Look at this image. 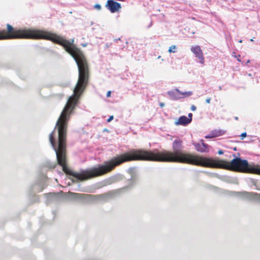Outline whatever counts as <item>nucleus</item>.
<instances>
[{
  "label": "nucleus",
  "mask_w": 260,
  "mask_h": 260,
  "mask_svg": "<svg viewBox=\"0 0 260 260\" xmlns=\"http://www.w3.org/2000/svg\"><path fill=\"white\" fill-rule=\"evenodd\" d=\"M182 144L183 142L180 139H176L172 144L174 152L166 150L159 151L156 149L152 151L131 150L127 152L113 157L102 165H98L85 170L81 169L80 172H76V179L83 181L103 175L112 171L117 166L132 160L190 163L192 158L191 155L182 151Z\"/></svg>",
  "instance_id": "f257e3e1"
},
{
  "label": "nucleus",
  "mask_w": 260,
  "mask_h": 260,
  "mask_svg": "<svg viewBox=\"0 0 260 260\" xmlns=\"http://www.w3.org/2000/svg\"><path fill=\"white\" fill-rule=\"evenodd\" d=\"M7 32L0 31V40L14 39H41L42 30L31 29H15L9 24L7 25Z\"/></svg>",
  "instance_id": "f03ea898"
},
{
  "label": "nucleus",
  "mask_w": 260,
  "mask_h": 260,
  "mask_svg": "<svg viewBox=\"0 0 260 260\" xmlns=\"http://www.w3.org/2000/svg\"><path fill=\"white\" fill-rule=\"evenodd\" d=\"M237 156L235 154H233V156L234 157L230 162H227L225 166L226 169L240 171L243 168H247L249 166V164L246 159H242L240 156V153H238Z\"/></svg>",
  "instance_id": "7ed1b4c3"
},
{
  "label": "nucleus",
  "mask_w": 260,
  "mask_h": 260,
  "mask_svg": "<svg viewBox=\"0 0 260 260\" xmlns=\"http://www.w3.org/2000/svg\"><path fill=\"white\" fill-rule=\"evenodd\" d=\"M231 195L241 199L246 200L249 201H260V194L253 192H247L246 191H234L231 192Z\"/></svg>",
  "instance_id": "20e7f679"
},
{
  "label": "nucleus",
  "mask_w": 260,
  "mask_h": 260,
  "mask_svg": "<svg viewBox=\"0 0 260 260\" xmlns=\"http://www.w3.org/2000/svg\"><path fill=\"white\" fill-rule=\"evenodd\" d=\"M130 185L128 186H125L123 188H121L116 190H113L107 192L104 194H101L99 195H96L94 196V198L96 200L103 201H107L109 199L114 197L116 194L120 193L121 191L127 189L130 186H132L133 184L134 183L135 181V178L134 175H132L130 179Z\"/></svg>",
  "instance_id": "39448f33"
},
{
  "label": "nucleus",
  "mask_w": 260,
  "mask_h": 260,
  "mask_svg": "<svg viewBox=\"0 0 260 260\" xmlns=\"http://www.w3.org/2000/svg\"><path fill=\"white\" fill-rule=\"evenodd\" d=\"M191 51L193 53L194 56L199 59L198 62L202 65L204 64L205 59L203 53L200 46L194 45L191 46L190 48Z\"/></svg>",
  "instance_id": "423d86ee"
},
{
  "label": "nucleus",
  "mask_w": 260,
  "mask_h": 260,
  "mask_svg": "<svg viewBox=\"0 0 260 260\" xmlns=\"http://www.w3.org/2000/svg\"><path fill=\"white\" fill-rule=\"evenodd\" d=\"M62 193L63 192L60 191L59 193H49L48 194H46V203L49 204L52 202H59L62 199Z\"/></svg>",
  "instance_id": "0eeeda50"
},
{
  "label": "nucleus",
  "mask_w": 260,
  "mask_h": 260,
  "mask_svg": "<svg viewBox=\"0 0 260 260\" xmlns=\"http://www.w3.org/2000/svg\"><path fill=\"white\" fill-rule=\"evenodd\" d=\"M106 8L111 13H115L121 8V4L114 1H107L105 5Z\"/></svg>",
  "instance_id": "6e6552de"
},
{
  "label": "nucleus",
  "mask_w": 260,
  "mask_h": 260,
  "mask_svg": "<svg viewBox=\"0 0 260 260\" xmlns=\"http://www.w3.org/2000/svg\"><path fill=\"white\" fill-rule=\"evenodd\" d=\"M180 93L181 91L177 88L169 90L167 92V94L173 101H177L183 98V96H180Z\"/></svg>",
  "instance_id": "1a4fd4ad"
},
{
  "label": "nucleus",
  "mask_w": 260,
  "mask_h": 260,
  "mask_svg": "<svg viewBox=\"0 0 260 260\" xmlns=\"http://www.w3.org/2000/svg\"><path fill=\"white\" fill-rule=\"evenodd\" d=\"M46 185L45 182V179L40 180L36 182L32 186V190L36 192H41L44 188L46 187Z\"/></svg>",
  "instance_id": "9d476101"
},
{
  "label": "nucleus",
  "mask_w": 260,
  "mask_h": 260,
  "mask_svg": "<svg viewBox=\"0 0 260 260\" xmlns=\"http://www.w3.org/2000/svg\"><path fill=\"white\" fill-rule=\"evenodd\" d=\"M225 131L221 129H213L210 133L205 136L206 139H211L216 138L224 135Z\"/></svg>",
  "instance_id": "9b49d317"
},
{
  "label": "nucleus",
  "mask_w": 260,
  "mask_h": 260,
  "mask_svg": "<svg viewBox=\"0 0 260 260\" xmlns=\"http://www.w3.org/2000/svg\"><path fill=\"white\" fill-rule=\"evenodd\" d=\"M190 123V119L187 118L186 116H181L178 120L175 122L176 125L186 126Z\"/></svg>",
  "instance_id": "f8f14e48"
},
{
  "label": "nucleus",
  "mask_w": 260,
  "mask_h": 260,
  "mask_svg": "<svg viewBox=\"0 0 260 260\" xmlns=\"http://www.w3.org/2000/svg\"><path fill=\"white\" fill-rule=\"evenodd\" d=\"M121 178L122 176L120 175H116L114 176H112L105 180V184L106 185H110L113 184L120 180L121 179Z\"/></svg>",
  "instance_id": "ddd939ff"
},
{
  "label": "nucleus",
  "mask_w": 260,
  "mask_h": 260,
  "mask_svg": "<svg viewBox=\"0 0 260 260\" xmlns=\"http://www.w3.org/2000/svg\"><path fill=\"white\" fill-rule=\"evenodd\" d=\"M81 194L74 193V192H69V198L71 200H76L80 199Z\"/></svg>",
  "instance_id": "4468645a"
},
{
  "label": "nucleus",
  "mask_w": 260,
  "mask_h": 260,
  "mask_svg": "<svg viewBox=\"0 0 260 260\" xmlns=\"http://www.w3.org/2000/svg\"><path fill=\"white\" fill-rule=\"evenodd\" d=\"M251 171L256 174L260 175V166L254 165L251 167Z\"/></svg>",
  "instance_id": "2eb2a0df"
},
{
  "label": "nucleus",
  "mask_w": 260,
  "mask_h": 260,
  "mask_svg": "<svg viewBox=\"0 0 260 260\" xmlns=\"http://www.w3.org/2000/svg\"><path fill=\"white\" fill-rule=\"evenodd\" d=\"M196 149L200 152H208V150H206L204 148H203L201 144L200 143H197L194 145Z\"/></svg>",
  "instance_id": "dca6fc26"
},
{
  "label": "nucleus",
  "mask_w": 260,
  "mask_h": 260,
  "mask_svg": "<svg viewBox=\"0 0 260 260\" xmlns=\"http://www.w3.org/2000/svg\"><path fill=\"white\" fill-rule=\"evenodd\" d=\"M192 94V92L191 91L182 92L181 91L180 96L184 97H188Z\"/></svg>",
  "instance_id": "f3484780"
},
{
  "label": "nucleus",
  "mask_w": 260,
  "mask_h": 260,
  "mask_svg": "<svg viewBox=\"0 0 260 260\" xmlns=\"http://www.w3.org/2000/svg\"><path fill=\"white\" fill-rule=\"evenodd\" d=\"M168 52L170 53H175L176 52V46L175 45H172L170 47Z\"/></svg>",
  "instance_id": "a211bd4d"
},
{
  "label": "nucleus",
  "mask_w": 260,
  "mask_h": 260,
  "mask_svg": "<svg viewBox=\"0 0 260 260\" xmlns=\"http://www.w3.org/2000/svg\"><path fill=\"white\" fill-rule=\"evenodd\" d=\"M53 133L54 131L52 132V133L49 135V141L50 143H55Z\"/></svg>",
  "instance_id": "6ab92c4d"
},
{
  "label": "nucleus",
  "mask_w": 260,
  "mask_h": 260,
  "mask_svg": "<svg viewBox=\"0 0 260 260\" xmlns=\"http://www.w3.org/2000/svg\"><path fill=\"white\" fill-rule=\"evenodd\" d=\"M93 8L98 10H101L102 8L101 5H100L99 4H96L95 5H94Z\"/></svg>",
  "instance_id": "aec40b11"
},
{
  "label": "nucleus",
  "mask_w": 260,
  "mask_h": 260,
  "mask_svg": "<svg viewBox=\"0 0 260 260\" xmlns=\"http://www.w3.org/2000/svg\"><path fill=\"white\" fill-rule=\"evenodd\" d=\"M239 136L241 137V140H243L247 136V133L246 132H244L242 133Z\"/></svg>",
  "instance_id": "412c9836"
},
{
  "label": "nucleus",
  "mask_w": 260,
  "mask_h": 260,
  "mask_svg": "<svg viewBox=\"0 0 260 260\" xmlns=\"http://www.w3.org/2000/svg\"><path fill=\"white\" fill-rule=\"evenodd\" d=\"M203 140H202V146L203 148H204L206 150V149L209 147V145L204 142H203Z\"/></svg>",
  "instance_id": "4be33fe9"
},
{
  "label": "nucleus",
  "mask_w": 260,
  "mask_h": 260,
  "mask_svg": "<svg viewBox=\"0 0 260 260\" xmlns=\"http://www.w3.org/2000/svg\"><path fill=\"white\" fill-rule=\"evenodd\" d=\"M114 118V117L113 115L110 116L107 120V122H110L112 120H113Z\"/></svg>",
  "instance_id": "5701e85b"
},
{
  "label": "nucleus",
  "mask_w": 260,
  "mask_h": 260,
  "mask_svg": "<svg viewBox=\"0 0 260 260\" xmlns=\"http://www.w3.org/2000/svg\"><path fill=\"white\" fill-rule=\"evenodd\" d=\"M192 114L191 113H189L188 114V117H187V118L188 119H190V122H191L192 121Z\"/></svg>",
  "instance_id": "b1692460"
},
{
  "label": "nucleus",
  "mask_w": 260,
  "mask_h": 260,
  "mask_svg": "<svg viewBox=\"0 0 260 260\" xmlns=\"http://www.w3.org/2000/svg\"><path fill=\"white\" fill-rule=\"evenodd\" d=\"M233 56H234L235 57L237 58V61H239V62H241V59H240V55H238V56H236V55H232Z\"/></svg>",
  "instance_id": "393cba45"
},
{
  "label": "nucleus",
  "mask_w": 260,
  "mask_h": 260,
  "mask_svg": "<svg viewBox=\"0 0 260 260\" xmlns=\"http://www.w3.org/2000/svg\"><path fill=\"white\" fill-rule=\"evenodd\" d=\"M190 109H191V111H196V110L197 108H196V107L194 105H192L191 106V107H190Z\"/></svg>",
  "instance_id": "a878e982"
},
{
  "label": "nucleus",
  "mask_w": 260,
  "mask_h": 260,
  "mask_svg": "<svg viewBox=\"0 0 260 260\" xmlns=\"http://www.w3.org/2000/svg\"><path fill=\"white\" fill-rule=\"evenodd\" d=\"M111 91H108L107 92V94H106V96L107 98H109L111 96Z\"/></svg>",
  "instance_id": "bb28decb"
},
{
  "label": "nucleus",
  "mask_w": 260,
  "mask_h": 260,
  "mask_svg": "<svg viewBox=\"0 0 260 260\" xmlns=\"http://www.w3.org/2000/svg\"><path fill=\"white\" fill-rule=\"evenodd\" d=\"M210 101H211V98H208L206 100V102L207 103V104H209L210 103Z\"/></svg>",
  "instance_id": "cd10ccee"
},
{
  "label": "nucleus",
  "mask_w": 260,
  "mask_h": 260,
  "mask_svg": "<svg viewBox=\"0 0 260 260\" xmlns=\"http://www.w3.org/2000/svg\"><path fill=\"white\" fill-rule=\"evenodd\" d=\"M249 62H250V60H249V59H248V60H247V61H246L245 63H244V61H242V63L243 64H245V65L247 66V64H248V63H249Z\"/></svg>",
  "instance_id": "c85d7f7f"
},
{
  "label": "nucleus",
  "mask_w": 260,
  "mask_h": 260,
  "mask_svg": "<svg viewBox=\"0 0 260 260\" xmlns=\"http://www.w3.org/2000/svg\"><path fill=\"white\" fill-rule=\"evenodd\" d=\"M231 141L235 142V143H243V142H242V141H239V140Z\"/></svg>",
  "instance_id": "c756f323"
},
{
  "label": "nucleus",
  "mask_w": 260,
  "mask_h": 260,
  "mask_svg": "<svg viewBox=\"0 0 260 260\" xmlns=\"http://www.w3.org/2000/svg\"><path fill=\"white\" fill-rule=\"evenodd\" d=\"M223 153V151L222 150H219L218 151V154L219 155H221Z\"/></svg>",
  "instance_id": "7c9ffc66"
},
{
  "label": "nucleus",
  "mask_w": 260,
  "mask_h": 260,
  "mask_svg": "<svg viewBox=\"0 0 260 260\" xmlns=\"http://www.w3.org/2000/svg\"><path fill=\"white\" fill-rule=\"evenodd\" d=\"M114 41L116 43H118V41H121V40L120 38H118V39H114Z\"/></svg>",
  "instance_id": "2f4dec72"
},
{
  "label": "nucleus",
  "mask_w": 260,
  "mask_h": 260,
  "mask_svg": "<svg viewBox=\"0 0 260 260\" xmlns=\"http://www.w3.org/2000/svg\"><path fill=\"white\" fill-rule=\"evenodd\" d=\"M152 21H151L150 24H149V25L147 26V28H150L152 26Z\"/></svg>",
  "instance_id": "473e14b6"
},
{
  "label": "nucleus",
  "mask_w": 260,
  "mask_h": 260,
  "mask_svg": "<svg viewBox=\"0 0 260 260\" xmlns=\"http://www.w3.org/2000/svg\"><path fill=\"white\" fill-rule=\"evenodd\" d=\"M159 105L160 107L162 108L165 106V104L163 103H160Z\"/></svg>",
  "instance_id": "72a5a7b5"
},
{
  "label": "nucleus",
  "mask_w": 260,
  "mask_h": 260,
  "mask_svg": "<svg viewBox=\"0 0 260 260\" xmlns=\"http://www.w3.org/2000/svg\"><path fill=\"white\" fill-rule=\"evenodd\" d=\"M110 45H111V44H109L108 43H106V45H105V47L106 48H109Z\"/></svg>",
  "instance_id": "f704fd0d"
},
{
  "label": "nucleus",
  "mask_w": 260,
  "mask_h": 260,
  "mask_svg": "<svg viewBox=\"0 0 260 260\" xmlns=\"http://www.w3.org/2000/svg\"><path fill=\"white\" fill-rule=\"evenodd\" d=\"M88 260H100V259H96V258H90V259H88Z\"/></svg>",
  "instance_id": "c9c22d12"
},
{
  "label": "nucleus",
  "mask_w": 260,
  "mask_h": 260,
  "mask_svg": "<svg viewBox=\"0 0 260 260\" xmlns=\"http://www.w3.org/2000/svg\"><path fill=\"white\" fill-rule=\"evenodd\" d=\"M234 119H235V120H238V117L237 116H235V117H234Z\"/></svg>",
  "instance_id": "e433bc0d"
},
{
  "label": "nucleus",
  "mask_w": 260,
  "mask_h": 260,
  "mask_svg": "<svg viewBox=\"0 0 260 260\" xmlns=\"http://www.w3.org/2000/svg\"><path fill=\"white\" fill-rule=\"evenodd\" d=\"M129 171H130L131 173H132L133 171V169H129Z\"/></svg>",
  "instance_id": "4c0bfd02"
},
{
  "label": "nucleus",
  "mask_w": 260,
  "mask_h": 260,
  "mask_svg": "<svg viewBox=\"0 0 260 260\" xmlns=\"http://www.w3.org/2000/svg\"><path fill=\"white\" fill-rule=\"evenodd\" d=\"M234 151H237V148L235 147L233 148Z\"/></svg>",
  "instance_id": "58836bf2"
},
{
  "label": "nucleus",
  "mask_w": 260,
  "mask_h": 260,
  "mask_svg": "<svg viewBox=\"0 0 260 260\" xmlns=\"http://www.w3.org/2000/svg\"><path fill=\"white\" fill-rule=\"evenodd\" d=\"M253 39H254V38H253L252 39H251L250 40V41L251 42H253V41H254Z\"/></svg>",
  "instance_id": "ea45409f"
},
{
  "label": "nucleus",
  "mask_w": 260,
  "mask_h": 260,
  "mask_svg": "<svg viewBox=\"0 0 260 260\" xmlns=\"http://www.w3.org/2000/svg\"><path fill=\"white\" fill-rule=\"evenodd\" d=\"M194 33H195V32L194 31H192L191 32V34H192V35L194 34Z\"/></svg>",
  "instance_id": "a19ab883"
},
{
  "label": "nucleus",
  "mask_w": 260,
  "mask_h": 260,
  "mask_svg": "<svg viewBox=\"0 0 260 260\" xmlns=\"http://www.w3.org/2000/svg\"><path fill=\"white\" fill-rule=\"evenodd\" d=\"M160 57H161V56L159 55V56L157 57V59H159V58H160Z\"/></svg>",
  "instance_id": "79ce46f5"
},
{
  "label": "nucleus",
  "mask_w": 260,
  "mask_h": 260,
  "mask_svg": "<svg viewBox=\"0 0 260 260\" xmlns=\"http://www.w3.org/2000/svg\"><path fill=\"white\" fill-rule=\"evenodd\" d=\"M125 0H118V1H120V2H124Z\"/></svg>",
  "instance_id": "37998d69"
},
{
  "label": "nucleus",
  "mask_w": 260,
  "mask_h": 260,
  "mask_svg": "<svg viewBox=\"0 0 260 260\" xmlns=\"http://www.w3.org/2000/svg\"><path fill=\"white\" fill-rule=\"evenodd\" d=\"M86 46V44H83V46L85 47Z\"/></svg>",
  "instance_id": "c03bdc74"
},
{
  "label": "nucleus",
  "mask_w": 260,
  "mask_h": 260,
  "mask_svg": "<svg viewBox=\"0 0 260 260\" xmlns=\"http://www.w3.org/2000/svg\"><path fill=\"white\" fill-rule=\"evenodd\" d=\"M219 89L220 90H221V86H219Z\"/></svg>",
  "instance_id": "a18cd8bd"
}]
</instances>
